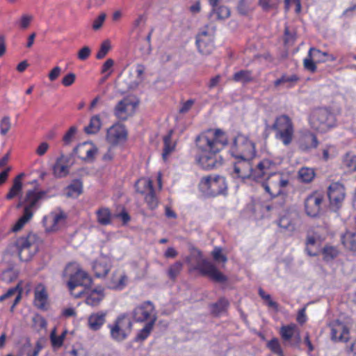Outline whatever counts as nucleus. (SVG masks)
<instances>
[{"label":"nucleus","instance_id":"64","mask_svg":"<svg viewBox=\"0 0 356 356\" xmlns=\"http://www.w3.org/2000/svg\"><path fill=\"white\" fill-rule=\"evenodd\" d=\"M337 151L334 146L329 145L327 146L323 150V156L325 160H328L329 159L333 158L336 156Z\"/></svg>","mask_w":356,"mask_h":356},{"label":"nucleus","instance_id":"4","mask_svg":"<svg viewBox=\"0 0 356 356\" xmlns=\"http://www.w3.org/2000/svg\"><path fill=\"white\" fill-rule=\"evenodd\" d=\"M272 129L275 131V138L285 146L289 145L294 136V126L291 119L286 115L276 118Z\"/></svg>","mask_w":356,"mask_h":356},{"label":"nucleus","instance_id":"12","mask_svg":"<svg viewBox=\"0 0 356 356\" xmlns=\"http://www.w3.org/2000/svg\"><path fill=\"white\" fill-rule=\"evenodd\" d=\"M196 268L201 274L207 276L216 282L222 283L227 280V277L213 264L205 259L200 261Z\"/></svg>","mask_w":356,"mask_h":356},{"label":"nucleus","instance_id":"8","mask_svg":"<svg viewBox=\"0 0 356 356\" xmlns=\"http://www.w3.org/2000/svg\"><path fill=\"white\" fill-rule=\"evenodd\" d=\"M227 188L225 179L220 176L203 177L200 183L201 191L212 196L224 193Z\"/></svg>","mask_w":356,"mask_h":356},{"label":"nucleus","instance_id":"23","mask_svg":"<svg viewBox=\"0 0 356 356\" xmlns=\"http://www.w3.org/2000/svg\"><path fill=\"white\" fill-rule=\"evenodd\" d=\"M196 44L199 51L204 55L210 54L214 49L212 36L206 31H201L197 35Z\"/></svg>","mask_w":356,"mask_h":356},{"label":"nucleus","instance_id":"17","mask_svg":"<svg viewBox=\"0 0 356 356\" xmlns=\"http://www.w3.org/2000/svg\"><path fill=\"white\" fill-rule=\"evenodd\" d=\"M154 312L153 304L150 301H146L134 309L133 317L138 322H143L148 319L151 321L153 317H156Z\"/></svg>","mask_w":356,"mask_h":356},{"label":"nucleus","instance_id":"25","mask_svg":"<svg viewBox=\"0 0 356 356\" xmlns=\"http://www.w3.org/2000/svg\"><path fill=\"white\" fill-rule=\"evenodd\" d=\"M318 232V231H316L315 234H317ZM324 238L325 237L320 238L316 235H308L305 242V251L307 254L312 257L318 255L319 253L320 241Z\"/></svg>","mask_w":356,"mask_h":356},{"label":"nucleus","instance_id":"60","mask_svg":"<svg viewBox=\"0 0 356 356\" xmlns=\"http://www.w3.org/2000/svg\"><path fill=\"white\" fill-rule=\"evenodd\" d=\"M65 356H88L86 350L81 347H72L65 352Z\"/></svg>","mask_w":356,"mask_h":356},{"label":"nucleus","instance_id":"24","mask_svg":"<svg viewBox=\"0 0 356 356\" xmlns=\"http://www.w3.org/2000/svg\"><path fill=\"white\" fill-rule=\"evenodd\" d=\"M296 216L295 213L286 212L280 216L277 220V225L283 232L293 233L296 230Z\"/></svg>","mask_w":356,"mask_h":356},{"label":"nucleus","instance_id":"3","mask_svg":"<svg viewBox=\"0 0 356 356\" xmlns=\"http://www.w3.org/2000/svg\"><path fill=\"white\" fill-rule=\"evenodd\" d=\"M309 124L316 131L325 133L337 124L335 114L327 108L314 110L309 116Z\"/></svg>","mask_w":356,"mask_h":356},{"label":"nucleus","instance_id":"31","mask_svg":"<svg viewBox=\"0 0 356 356\" xmlns=\"http://www.w3.org/2000/svg\"><path fill=\"white\" fill-rule=\"evenodd\" d=\"M92 269L96 277H104L109 272L111 265L106 259L101 258L93 263Z\"/></svg>","mask_w":356,"mask_h":356},{"label":"nucleus","instance_id":"5","mask_svg":"<svg viewBox=\"0 0 356 356\" xmlns=\"http://www.w3.org/2000/svg\"><path fill=\"white\" fill-rule=\"evenodd\" d=\"M232 155L237 159L251 160L255 155V145L242 134L237 135L231 148Z\"/></svg>","mask_w":356,"mask_h":356},{"label":"nucleus","instance_id":"36","mask_svg":"<svg viewBox=\"0 0 356 356\" xmlns=\"http://www.w3.org/2000/svg\"><path fill=\"white\" fill-rule=\"evenodd\" d=\"M102 127V120L99 115H93L90 120V123L84 129L88 134H97Z\"/></svg>","mask_w":356,"mask_h":356},{"label":"nucleus","instance_id":"33","mask_svg":"<svg viewBox=\"0 0 356 356\" xmlns=\"http://www.w3.org/2000/svg\"><path fill=\"white\" fill-rule=\"evenodd\" d=\"M24 176V174L21 173L15 178L13 180V184L6 196L7 200H12L21 194L22 191V179Z\"/></svg>","mask_w":356,"mask_h":356},{"label":"nucleus","instance_id":"37","mask_svg":"<svg viewBox=\"0 0 356 356\" xmlns=\"http://www.w3.org/2000/svg\"><path fill=\"white\" fill-rule=\"evenodd\" d=\"M232 80L242 83H250L253 81L252 72L247 70H240L234 74Z\"/></svg>","mask_w":356,"mask_h":356},{"label":"nucleus","instance_id":"39","mask_svg":"<svg viewBox=\"0 0 356 356\" xmlns=\"http://www.w3.org/2000/svg\"><path fill=\"white\" fill-rule=\"evenodd\" d=\"M343 166L348 172L356 170V155L352 153H347L343 159Z\"/></svg>","mask_w":356,"mask_h":356},{"label":"nucleus","instance_id":"34","mask_svg":"<svg viewBox=\"0 0 356 356\" xmlns=\"http://www.w3.org/2000/svg\"><path fill=\"white\" fill-rule=\"evenodd\" d=\"M173 131L170 130L168 134L163 137V152L162 154L163 159L166 160L169 154H170L175 148L176 143L172 141V135Z\"/></svg>","mask_w":356,"mask_h":356},{"label":"nucleus","instance_id":"14","mask_svg":"<svg viewBox=\"0 0 356 356\" xmlns=\"http://www.w3.org/2000/svg\"><path fill=\"white\" fill-rule=\"evenodd\" d=\"M137 104L128 98L120 100L113 109L114 115L121 121H125L135 113Z\"/></svg>","mask_w":356,"mask_h":356},{"label":"nucleus","instance_id":"30","mask_svg":"<svg viewBox=\"0 0 356 356\" xmlns=\"http://www.w3.org/2000/svg\"><path fill=\"white\" fill-rule=\"evenodd\" d=\"M47 299L48 296L44 286L39 284L35 289V305L39 309H44L47 303Z\"/></svg>","mask_w":356,"mask_h":356},{"label":"nucleus","instance_id":"18","mask_svg":"<svg viewBox=\"0 0 356 356\" xmlns=\"http://www.w3.org/2000/svg\"><path fill=\"white\" fill-rule=\"evenodd\" d=\"M127 135L125 127L120 123H115L108 129L106 138L109 143L117 145L124 140Z\"/></svg>","mask_w":356,"mask_h":356},{"label":"nucleus","instance_id":"47","mask_svg":"<svg viewBox=\"0 0 356 356\" xmlns=\"http://www.w3.org/2000/svg\"><path fill=\"white\" fill-rule=\"evenodd\" d=\"M212 13L216 15V17L218 19H225L228 18L231 14L229 8L225 6L212 8Z\"/></svg>","mask_w":356,"mask_h":356},{"label":"nucleus","instance_id":"58","mask_svg":"<svg viewBox=\"0 0 356 356\" xmlns=\"http://www.w3.org/2000/svg\"><path fill=\"white\" fill-rule=\"evenodd\" d=\"M259 5L265 10L277 8L280 3V0H259Z\"/></svg>","mask_w":356,"mask_h":356},{"label":"nucleus","instance_id":"13","mask_svg":"<svg viewBox=\"0 0 356 356\" xmlns=\"http://www.w3.org/2000/svg\"><path fill=\"white\" fill-rule=\"evenodd\" d=\"M279 333L286 344L298 346L301 342L300 330L294 323L282 325Z\"/></svg>","mask_w":356,"mask_h":356},{"label":"nucleus","instance_id":"48","mask_svg":"<svg viewBox=\"0 0 356 356\" xmlns=\"http://www.w3.org/2000/svg\"><path fill=\"white\" fill-rule=\"evenodd\" d=\"M229 305V302L224 298H220L216 303L212 305V312L216 315H219L226 310Z\"/></svg>","mask_w":356,"mask_h":356},{"label":"nucleus","instance_id":"35","mask_svg":"<svg viewBox=\"0 0 356 356\" xmlns=\"http://www.w3.org/2000/svg\"><path fill=\"white\" fill-rule=\"evenodd\" d=\"M135 188L137 192L142 194L148 193L154 190L152 181L147 178L138 179L135 184Z\"/></svg>","mask_w":356,"mask_h":356},{"label":"nucleus","instance_id":"22","mask_svg":"<svg viewBox=\"0 0 356 356\" xmlns=\"http://www.w3.org/2000/svg\"><path fill=\"white\" fill-rule=\"evenodd\" d=\"M331 339L334 341H346L349 338V330L346 326L339 321H334L330 323Z\"/></svg>","mask_w":356,"mask_h":356},{"label":"nucleus","instance_id":"57","mask_svg":"<svg viewBox=\"0 0 356 356\" xmlns=\"http://www.w3.org/2000/svg\"><path fill=\"white\" fill-rule=\"evenodd\" d=\"M316 63V62L314 60V58L310 57L308 54L307 56L303 60V65L307 70L311 72H314L316 71L317 68Z\"/></svg>","mask_w":356,"mask_h":356},{"label":"nucleus","instance_id":"61","mask_svg":"<svg viewBox=\"0 0 356 356\" xmlns=\"http://www.w3.org/2000/svg\"><path fill=\"white\" fill-rule=\"evenodd\" d=\"M17 277V273L13 269H7L2 274V280L8 283L14 281Z\"/></svg>","mask_w":356,"mask_h":356},{"label":"nucleus","instance_id":"10","mask_svg":"<svg viewBox=\"0 0 356 356\" xmlns=\"http://www.w3.org/2000/svg\"><path fill=\"white\" fill-rule=\"evenodd\" d=\"M262 183V186L271 197H275L282 193V188L289 184V180L284 179L280 173L276 172L266 179Z\"/></svg>","mask_w":356,"mask_h":356},{"label":"nucleus","instance_id":"40","mask_svg":"<svg viewBox=\"0 0 356 356\" xmlns=\"http://www.w3.org/2000/svg\"><path fill=\"white\" fill-rule=\"evenodd\" d=\"M156 320V317H153L152 320L147 323L145 327L141 329L139 332L138 333L137 336L136 337V341H144L147 338V337L149 335L152 328L153 325Z\"/></svg>","mask_w":356,"mask_h":356},{"label":"nucleus","instance_id":"41","mask_svg":"<svg viewBox=\"0 0 356 356\" xmlns=\"http://www.w3.org/2000/svg\"><path fill=\"white\" fill-rule=\"evenodd\" d=\"M344 246L350 250H356V234L350 232H346L342 237Z\"/></svg>","mask_w":356,"mask_h":356},{"label":"nucleus","instance_id":"27","mask_svg":"<svg viewBox=\"0 0 356 356\" xmlns=\"http://www.w3.org/2000/svg\"><path fill=\"white\" fill-rule=\"evenodd\" d=\"M250 160H241L238 159V162L235 164L234 170L237 177L242 179L252 178V170Z\"/></svg>","mask_w":356,"mask_h":356},{"label":"nucleus","instance_id":"54","mask_svg":"<svg viewBox=\"0 0 356 356\" xmlns=\"http://www.w3.org/2000/svg\"><path fill=\"white\" fill-rule=\"evenodd\" d=\"M145 200L151 209H154L158 206V200L154 194V190L149 192L145 197Z\"/></svg>","mask_w":356,"mask_h":356},{"label":"nucleus","instance_id":"21","mask_svg":"<svg viewBox=\"0 0 356 356\" xmlns=\"http://www.w3.org/2000/svg\"><path fill=\"white\" fill-rule=\"evenodd\" d=\"M74 153L80 159L90 161H92L97 153V147L90 142H84L78 145L74 149Z\"/></svg>","mask_w":356,"mask_h":356},{"label":"nucleus","instance_id":"46","mask_svg":"<svg viewBox=\"0 0 356 356\" xmlns=\"http://www.w3.org/2000/svg\"><path fill=\"white\" fill-rule=\"evenodd\" d=\"M183 268V264L181 261H177L171 265L168 270V275L170 279L175 280L179 275Z\"/></svg>","mask_w":356,"mask_h":356},{"label":"nucleus","instance_id":"53","mask_svg":"<svg viewBox=\"0 0 356 356\" xmlns=\"http://www.w3.org/2000/svg\"><path fill=\"white\" fill-rule=\"evenodd\" d=\"M82 186L80 182L75 181L67 187V196H77L81 193Z\"/></svg>","mask_w":356,"mask_h":356},{"label":"nucleus","instance_id":"32","mask_svg":"<svg viewBox=\"0 0 356 356\" xmlns=\"http://www.w3.org/2000/svg\"><path fill=\"white\" fill-rule=\"evenodd\" d=\"M309 56L313 57L316 63H325L327 61H335L336 57L332 54H329L327 52L321 51V50L311 47L309 50Z\"/></svg>","mask_w":356,"mask_h":356},{"label":"nucleus","instance_id":"19","mask_svg":"<svg viewBox=\"0 0 356 356\" xmlns=\"http://www.w3.org/2000/svg\"><path fill=\"white\" fill-rule=\"evenodd\" d=\"M129 279L122 270H115L107 281L106 285L111 289L121 291L127 285Z\"/></svg>","mask_w":356,"mask_h":356},{"label":"nucleus","instance_id":"20","mask_svg":"<svg viewBox=\"0 0 356 356\" xmlns=\"http://www.w3.org/2000/svg\"><path fill=\"white\" fill-rule=\"evenodd\" d=\"M330 204L339 207L345 198V189L343 186L339 182L332 183L327 191Z\"/></svg>","mask_w":356,"mask_h":356},{"label":"nucleus","instance_id":"55","mask_svg":"<svg viewBox=\"0 0 356 356\" xmlns=\"http://www.w3.org/2000/svg\"><path fill=\"white\" fill-rule=\"evenodd\" d=\"M33 19V16L32 15L25 13L21 16L17 23L19 28L26 29L29 26Z\"/></svg>","mask_w":356,"mask_h":356},{"label":"nucleus","instance_id":"7","mask_svg":"<svg viewBox=\"0 0 356 356\" xmlns=\"http://www.w3.org/2000/svg\"><path fill=\"white\" fill-rule=\"evenodd\" d=\"M113 340L121 342L125 340L131 331L132 323L126 315L118 316L115 321L108 325Z\"/></svg>","mask_w":356,"mask_h":356},{"label":"nucleus","instance_id":"6","mask_svg":"<svg viewBox=\"0 0 356 356\" xmlns=\"http://www.w3.org/2000/svg\"><path fill=\"white\" fill-rule=\"evenodd\" d=\"M15 245L19 258L22 261L31 260L38 250V243L35 234H29L26 237L17 238Z\"/></svg>","mask_w":356,"mask_h":356},{"label":"nucleus","instance_id":"1","mask_svg":"<svg viewBox=\"0 0 356 356\" xmlns=\"http://www.w3.org/2000/svg\"><path fill=\"white\" fill-rule=\"evenodd\" d=\"M228 143L227 136L220 129H209L195 140L197 149V161L205 170H211L222 164L219 152Z\"/></svg>","mask_w":356,"mask_h":356},{"label":"nucleus","instance_id":"16","mask_svg":"<svg viewBox=\"0 0 356 356\" xmlns=\"http://www.w3.org/2000/svg\"><path fill=\"white\" fill-rule=\"evenodd\" d=\"M323 196L318 193L308 195L305 200V209L307 215L311 217L317 216L321 211Z\"/></svg>","mask_w":356,"mask_h":356},{"label":"nucleus","instance_id":"50","mask_svg":"<svg viewBox=\"0 0 356 356\" xmlns=\"http://www.w3.org/2000/svg\"><path fill=\"white\" fill-rule=\"evenodd\" d=\"M267 347L278 356H284L280 343L277 338H273L267 343Z\"/></svg>","mask_w":356,"mask_h":356},{"label":"nucleus","instance_id":"51","mask_svg":"<svg viewBox=\"0 0 356 356\" xmlns=\"http://www.w3.org/2000/svg\"><path fill=\"white\" fill-rule=\"evenodd\" d=\"M33 216L23 212V215L18 219L16 223L12 227V230L15 232L19 231L26 224Z\"/></svg>","mask_w":356,"mask_h":356},{"label":"nucleus","instance_id":"49","mask_svg":"<svg viewBox=\"0 0 356 356\" xmlns=\"http://www.w3.org/2000/svg\"><path fill=\"white\" fill-rule=\"evenodd\" d=\"M146 19L144 15H140L134 22L132 32L136 33L138 36H140L143 28L145 24Z\"/></svg>","mask_w":356,"mask_h":356},{"label":"nucleus","instance_id":"2","mask_svg":"<svg viewBox=\"0 0 356 356\" xmlns=\"http://www.w3.org/2000/svg\"><path fill=\"white\" fill-rule=\"evenodd\" d=\"M65 274L69 277L67 286L70 291L75 298H80L83 294V290L74 293L76 287L88 286L91 279L88 273L84 271L78 263H70L65 268Z\"/></svg>","mask_w":356,"mask_h":356},{"label":"nucleus","instance_id":"42","mask_svg":"<svg viewBox=\"0 0 356 356\" xmlns=\"http://www.w3.org/2000/svg\"><path fill=\"white\" fill-rule=\"evenodd\" d=\"M97 221L102 225H107L111 222V214L106 208H102L97 211Z\"/></svg>","mask_w":356,"mask_h":356},{"label":"nucleus","instance_id":"38","mask_svg":"<svg viewBox=\"0 0 356 356\" xmlns=\"http://www.w3.org/2000/svg\"><path fill=\"white\" fill-rule=\"evenodd\" d=\"M339 253L338 249L332 245H325L321 250L323 259L326 262L334 259L339 255Z\"/></svg>","mask_w":356,"mask_h":356},{"label":"nucleus","instance_id":"29","mask_svg":"<svg viewBox=\"0 0 356 356\" xmlns=\"http://www.w3.org/2000/svg\"><path fill=\"white\" fill-rule=\"evenodd\" d=\"M86 293V302L90 306H97L104 297V289L102 287L89 290Z\"/></svg>","mask_w":356,"mask_h":356},{"label":"nucleus","instance_id":"59","mask_svg":"<svg viewBox=\"0 0 356 356\" xmlns=\"http://www.w3.org/2000/svg\"><path fill=\"white\" fill-rule=\"evenodd\" d=\"M11 127L10 118L4 116L0 122V132L1 135H6L10 130Z\"/></svg>","mask_w":356,"mask_h":356},{"label":"nucleus","instance_id":"9","mask_svg":"<svg viewBox=\"0 0 356 356\" xmlns=\"http://www.w3.org/2000/svg\"><path fill=\"white\" fill-rule=\"evenodd\" d=\"M278 163L271 159L261 160L252 170V179L259 181L266 179L277 172Z\"/></svg>","mask_w":356,"mask_h":356},{"label":"nucleus","instance_id":"62","mask_svg":"<svg viewBox=\"0 0 356 356\" xmlns=\"http://www.w3.org/2000/svg\"><path fill=\"white\" fill-rule=\"evenodd\" d=\"M250 1L249 0H239L237 10L241 15H247L250 11Z\"/></svg>","mask_w":356,"mask_h":356},{"label":"nucleus","instance_id":"44","mask_svg":"<svg viewBox=\"0 0 356 356\" xmlns=\"http://www.w3.org/2000/svg\"><path fill=\"white\" fill-rule=\"evenodd\" d=\"M63 161V156H62L54 167V173L58 177H63L68 174V167L62 163Z\"/></svg>","mask_w":356,"mask_h":356},{"label":"nucleus","instance_id":"45","mask_svg":"<svg viewBox=\"0 0 356 356\" xmlns=\"http://www.w3.org/2000/svg\"><path fill=\"white\" fill-rule=\"evenodd\" d=\"M67 331H63L59 336L56 335V329H54L50 334V339L54 348H60L63 343Z\"/></svg>","mask_w":356,"mask_h":356},{"label":"nucleus","instance_id":"43","mask_svg":"<svg viewBox=\"0 0 356 356\" xmlns=\"http://www.w3.org/2000/svg\"><path fill=\"white\" fill-rule=\"evenodd\" d=\"M315 173L313 169L302 168L298 172V177L302 182L309 183L314 179Z\"/></svg>","mask_w":356,"mask_h":356},{"label":"nucleus","instance_id":"26","mask_svg":"<svg viewBox=\"0 0 356 356\" xmlns=\"http://www.w3.org/2000/svg\"><path fill=\"white\" fill-rule=\"evenodd\" d=\"M106 316L107 312L104 311L91 314L88 318L89 328L94 331L99 330L106 322Z\"/></svg>","mask_w":356,"mask_h":356},{"label":"nucleus","instance_id":"15","mask_svg":"<svg viewBox=\"0 0 356 356\" xmlns=\"http://www.w3.org/2000/svg\"><path fill=\"white\" fill-rule=\"evenodd\" d=\"M65 218V213L60 209L51 212L43 218L46 231L48 232L58 231L64 225Z\"/></svg>","mask_w":356,"mask_h":356},{"label":"nucleus","instance_id":"56","mask_svg":"<svg viewBox=\"0 0 356 356\" xmlns=\"http://www.w3.org/2000/svg\"><path fill=\"white\" fill-rule=\"evenodd\" d=\"M76 131L77 129L74 126H72L69 129L63 138L65 145H68L73 141Z\"/></svg>","mask_w":356,"mask_h":356},{"label":"nucleus","instance_id":"11","mask_svg":"<svg viewBox=\"0 0 356 356\" xmlns=\"http://www.w3.org/2000/svg\"><path fill=\"white\" fill-rule=\"evenodd\" d=\"M46 195V192L36 189L26 191L25 200V208L24 212L33 216L34 212L40 207L41 200Z\"/></svg>","mask_w":356,"mask_h":356},{"label":"nucleus","instance_id":"63","mask_svg":"<svg viewBox=\"0 0 356 356\" xmlns=\"http://www.w3.org/2000/svg\"><path fill=\"white\" fill-rule=\"evenodd\" d=\"M212 256L215 261H222L225 263L227 261V257L222 253V249L218 247H216L213 252Z\"/></svg>","mask_w":356,"mask_h":356},{"label":"nucleus","instance_id":"52","mask_svg":"<svg viewBox=\"0 0 356 356\" xmlns=\"http://www.w3.org/2000/svg\"><path fill=\"white\" fill-rule=\"evenodd\" d=\"M111 48V42L108 40H104L100 48L97 53L96 58L97 59H102L104 58L106 54L108 53Z\"/></svg>","mask_w":356,"mask_h":356},{"label":"nucleus","instance_id":"28","mask_svg":"<svg viewBox=\"0 0 356 356\" xmlns=\"http://www.w3.org/2000/svg\"><path fill=\"white\" fill-rule=\"evenodd\" d=\"M317 145V138L316 136L310 131L304 133L299 139V147L303 151L316 148Z\"/></svg>","mask_w":356,"mask_h":356}]
</instances>
